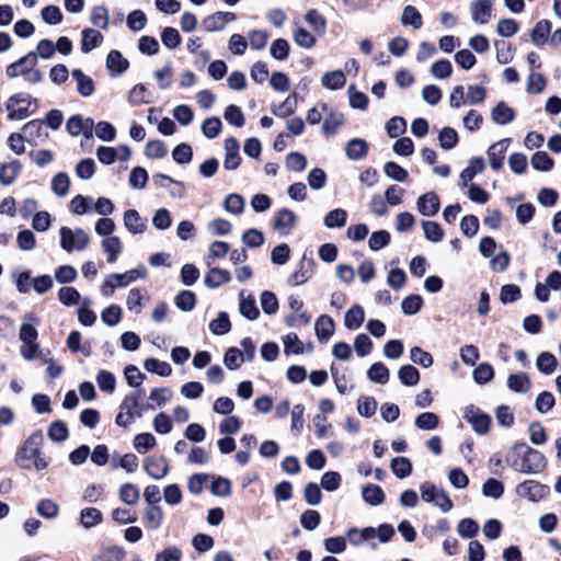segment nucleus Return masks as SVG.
Returning <instances> with one entry per match:
<instances>
[{
	"mask_svg": "<svg viewBox=\"0 0 561 561\" xmlns=\"http://www.w3.org/2000/svg\"><path fill=\"white\" fill-rule=\"evenodd\" d=\"M231 275L227 270L214 267L206 274L204 283L209 288L219 287L222 284L230 282Z\"/></svg>",
	"mask_w": 561,
	"mask_h": 561,
	"instance_id": "5701e85b",
	"label": "nucleus"
},
{
	"mask_svg": "<svg viewBox=\"0 0 561 561\" xmlns=\"http://www.w3.org/2000/svg\"><path fill=\"white\" fill-rule=\"evenodd\" d=\"M146 274L147 273H146L145 268H134V270L127 271L123 274H116V273L111 274L110 278H114L117 287H125L138 278H145Z\"/></svg>",
	"mask_w": 561,
	"mask_h": 561,
	"instance_id": "7c9ffc66",
	"label": "nucleus"
},
{
	"mask_svg": "<svg viewBox=\"0 0 561 561\" xmlns=\"http://www.w3.org/2000/svg\"><path fill=\"white\" fill-rule=\"evenodd\" d=\"M47 434L53 442L60 443L68 438L69 431L65 422L55 421L49 425Z\"/></svg>",
	"mask_w": 561,
	"mask_h": 561,
	"instance_id": "3c124183",
	"label": "nucleus"
},
{
	"mask_svg": "<svg viewBox=\"0 0 561 561\" xmlns=\"http://www.w3.org/2000/svg\"><path fill=\"white\" fill-rule=\"evenodd\" d=\"M439 419L433 412H424L416 416L415 426L422 431H432L438 426Z\"/></svg>",
	"mask_w": 561,
	"mask_h": 561,
	"instance_id": "8fccbe9b",
	"label": "nucleus"
},
{
	"mask_svg": "<svg viewBox=\"0 0 561 561\" xmlns=\"http://www.w3.org/2000/svg\"><path fill=\"white\" fill-rule=\"evenodd\" d=\"M297 107V101L295 95H289L278 105L272 107V113L280 118H285L295 113Z\"/></svg>",
	"mask_w": 561,
	"mask_h": 561,
	"instance_id": "79ce46f5",
	"label": "nucleus"
},
{
	"mask_svg": "<svg viewBox=\"0 0 561 561\" xmlns=\"http://www.w3.org/2000/svg\"><path fill=\"white\" fill-rule=\"evenodd\" d=\"M103 251L107 255L108 263H115L122 252L121 239L116 236L107 237L101 242Z\"/></svg>",
	"mask_w": 561,
	"mask_h": 561,
	"instance_id": "393cba45",
	"label": "nucleus"
},
{
	"mask_svg": "<svg viewBox=\"0 0 561 561\" xmlns=\"http://www.w3.org/2000/svg\"><path fill=\"white\" fill-rule=\"evenodd\" d=\"M37 65V55L28 53L19 60L10 64L5 68V75L9 78H16L26 75V67H35Z\"/></svg>",
	"mask_w": 561,
	"mask_h": 561,
	"instance_id": "ddd939ff",
	"label": "nucleus"
},
{
	"mask_svg": "<svg viewBox=\"0 0 561 561\" xmlns=\"http://www.w3.org/2000/svg\"><path fill=\"white\" fill-rule=\"evenodd\" d=\"M516 492L523 497L537 502L547 494L548 488L537 481L527 480L517 485Z\"/></svg>",
	"mask_w": 561,
	"mask_h": 561,
	"instance_id": "1a4fd4ad",
	"label": "nucleus"
},
{
	"mask_svg": "<svg viewBox=\"0 0 561 561\" xmlns=\"http://www.w3.org/2000/svg\"><path fill=\"white\" fill-rule=\"evenodd\" d=\"M385 174L393 181L405 182L409 173L408 171L393 161H389L383 165Z\"/></svg>",
	"mask_w": 561,
	"mask_h": 561,
	"instance_id": "603ef678",
	"label": "nucleus"
},
{
	"mask_svg": "<svg viewBox=\"0 0 561 561\" xmlns=\"http://www.w3.org/2000/svg\"><path fill=\"white\" fill-rule=\"evenodd\" d=\"M466 103L468 105L480 104L486 96V89L482 85L470 84L465 92Z\"/></svg>",
	"mask_w": 561,
	"mask_h": 561,
	"instance_id": "864d4df0",
	"label": "nucleus"
},
{
	"mask_svg": "<svg viewBox=\"0 0 561 561\" xmlns=\"http://www.w3.org/2000/svg\"><path fill=\"white\" fill-rule=\"evenodd\" d=\"M491 118L497 125H506L514 121L515 111L501 101L491 110Z\"/></svg>",
	"mask_w": 561,
	"mask_h": 561,
	"instance_id": "a211bd4d",
	"label": "nucleus"
},
{
	"mask_svg": "<svg viewBox=\"0 0 561 561\" xmlns=\"http://www.w3.org/2000/svg\"><path fill=\"white\" fill-rule=\"evenodd\" d=\"M102 522V513L95 507L83 508L80 513L81 525L89 529Z\"/></svg>",
	"mask_w": 561,
	"mask_h": 561,
	"instance_id": "58836bf2",
	"label": "nucleus"
},
{
	"mask_svg": "<svg viewBox=\"0 0 561 561\" xmlns=\"http://www.w3.org/2000/svg\"><path fill=\"white\" fill-rule=\"evenodd\" d=\"M59 233L60 247L68 253L83 251L90 242L89 234L81 228L61 227Z\"/></svg>",
	"mask_w": 561,
	"mask_h": 561,
	"instance_id": "7ed1b4c3",
	"label": "nucleus"
},
{
	"mask_svg": "<svg viewBox=\"0 0 561 561\" xmlns=\"http://www.w3.org/2000/svg\"><path fill=\"white\" fill-rule=\"evenodd\" d=\"M546 84V79L541 73L531 71L527 78L526 92L539 94L545 90Z\"/></svg>",
	"mask_w": 561,
	"mask_h": 561,
	"instance_id": "09e8293b",
	"label": "nucleus"
},
{
	"mask_svg": "<svg viewBox=\"0 0 561 561\" xmlns=\"http://www.w3.org/2000/svg\"><path fill=\"white\" fill-rule=\"evenodd\" d=\"M401 23L404 26L410 25L413 28L419 30L423 25L422 15L415 7L407 5L402 11Z\"/></svg>",
	"mask_w": 561,
	"mask_h": 561,
	"instance_id": "473e14b6",
	"label": "nucleus"
},
{
	"mask_svg": "<svg viewBox=\"0 0 561 561\" xmlns=\"http://www.w3.org/2000/svg\"><path fill=\"white\" fill-rule=\"evenodd\" d=\"M21 171L19 161L4 163L0 168V182L3 185H11Z\"/></svg>",
	"mask_w": 561,
	"mask_h": 561,
	"instance_id": "72a5a7b5",
	"label": "nucleus"
},
{
	"mask_svg": "<svg viewBox=\"0 0 561 561\" xmlns=\"http://www.w3.org/2000/svg\"><path fill=\"white\" fill-rule=\"evenodd\" d=\"M106 67L113 73L122 75L128 69L129 61L123 57L121 51L113 49L106 57Z\"/></svg>",
	"mask_w": 561,
	"mask_h": 561,
	"instance_id": "4be33fe9",
	"label": "nucleus"
},
{
	"mask_svg": "<svg viewBox=\"0 0 561 561\" xmlns=\"http://www.w3.org/2000/svg\"><path fill=\"white\" fill-rule=\"evenodd\" d=\"M473 380L479 385H485L494 377L493 367L488 363H481L472 373Z\"/></svg>",
	"mask_w": 561,
	"mask_h": 561,
	"instance_id": "de8ad7c7",
	"label": "nucleus"
},
{
	"mask_svg": "<svg viewBox=\"0 0 561 561\" xmlns=\"http://www.w3.org/2000/svg\"><path fill=\"white\" fill-rule=\"evenodd\" d=\"M22 129L26 136V141L34 146L45 142L49 137L48 131L44 127V122L39 119L26 123Z\"/></svg>",
	"mask_w": 561,
	"mask_h": 561,
	"instance_id": "0eeeda50",
	"label": "nucleus"
},
{
	"mask_svg": "<svg viewBox=\"0 0 561 561\" xmlns=\"http://www.w3.org/2000/svg\"><path fill=\"white\" fill-rule=\"evenodd\" d=\"M343 123H344V117L341 113L330 112L328 114V116L324 118V122L322 125V131L328 136H332L336 133L337 128Z\"/></svg>",
	"mask_w": 561,
	"mask_h": 561,
	"instance_id": "c03bdc74",
	"label": "nucleus"
},
{
	"mask_svg": "<svg viewBox=\"0 0 561 561\" xmlns=\"http://www.w3.org/2000/svg\"><path fill=\"white\" fill-rule=\"evenodd\" d=\"M173 160L179 164H187L192 161L193 151L190 145L180 144L172 151Z\"/></svg>",
	"mask_w": 561,
	"mask_h": 561,
	"instance_id": "774afa93",
	"label": "nucleus"
},
{
	"mask_svg": "<svg viewBox=\"0 0 561 561\" xmlns=\"http://www.w3.org/2000/svg\"><path fill=\"white\" fill-rule=\"evenodd\" d=\"M407 122L403 117L394 116L386 124V130L389 137L397 138L405 133Z\"/></svg>",
	"mask_w": 561,
	"mask_h": 561,
	"instance_id": "0e129e2a",
	"label": "nucleus"
},
{
	"mask_svg": "<svg viewBox=\"0 0 561 561\" xmlns=\"http://www.w3.org/2000/svg\"><path fill=\"white\" fill-rule=\"evenodd\" d=\"M400 381L405 386H415L420 380L419 370L412 365H404L398 371Z\"/></svg>",
	"mask_w": 561,
	"mask_h": 561,
	"instance_id": "49530a36",
	"label": "nucleus"
},
{
	"mask_svg": "<svg viewBox=\"0 0 561 561\" xmlns=\"http://www.w3.org/2000/svg\"><path fill=\"white\" fill-rule=\"evenodd\" d=\"M144 520L148 528L157 530L163 522V512L159 505H148L144 511Z\"/></svg>",
	"mask_w": 561,
	"mask_h": 561,
	"instance_id": "b1692460",
	"label": "nucleus"
},
{
	"mask_svg": "<svg viewBox=\"0 0 561 561\" xmlns=\"http://www.w3.org/2000/svg\"><path fill=\"white\" fill-rule=\"evenodd\" d=\"M31 103L32 98L27 93H18L10 96L7 102L8 118L10 121H21L32 115L33 112L28 110Z\"/></svg>",
	"mask_w": 561,
	"mask_h": 561,
	"instance_id": "20e7f679",
	"label": "nucleus"
},
{
	"mask_svg": "<svg viewBox=\"0 0 561 561\" xmlns=\"http://www.w3.org/2000/svg\"><path fill=\"white\" fill-rule=\"evenodd\" d=\"M144 470L154 480L164 478L169 472L168 460L160 456H149L144 460Z\"/></svg>",
	"mask_w": 561,
	"mask_h": 561,
	"instance_id": "6e6552de",
	"label": "nucleus"
},
{
	"mask_svg": "<svg viewBox=\"0 0 561 561\" xmlns=\"http://www.w3.org/2000/svg\"><path fill=\"white\" fill-rule=\"evenodd\" d=\"M314 331L319 341L327 342L334 333V321L329 316H320L314 323Z\"/></svg>",
	"mask_w": 561,
	"mask_h": 561,
	"instance_id": "412c9836",
	"label": "nucleus"
},
{
	"mask_svg": "<svg viewBox=\"0 0 561 561\" xmlns=\"http://www.w3.org/2000/svg\"><path fill=\"white\" fill-rule=\"evenodd\" d=\"M458 134L451 127H444L438 135L439 146L444 150H450L458 144Z\"/></svg>",
	"mask_w": 561,
	"mask_h": 561,
	"instance_id": "a18cd8bd",
	"label": "nucleus"
},
{
	"mask_svg": "<svg viewBox=\"0 0 561 561\" xmlns=\"http://www.w3.org/2000/svg\"><path fill=\"white\" fill-rule=\"evenodd\" d=\"M347 219L346 210L342 208H336L329 211L323 219V224L327 228H342L345 226Z\"/></svg>",
	"mask_w": 561,
	"mask_h": 561,
	"instance_id": "f704fd0d",
	"label": "nucleus"
},
{
	"mask_svg": "<svg viewBox=\"0 0 561 561\" xmlns=\"http://www.w3.org/2000/svg\"><path fill=\"white\" fill-rule=\"evenodd\" d=\"M290 51L289 43L285 38L275 39L270 48L271 56L276 60H285Z\"/></svg>",
	"mask_w": 561,
	"mask_h": 561,
	"instance_id": "6e6d98bb",
	"label": "nucleus"
},
{
	"mask_svg": "<svg viewBox=\"0 0 561 561\" xmlns=\"http://www.w3.org/2000/svg\"><path fill=\"white\" fill-rule=\"evenodd\" d=\"M391 470L399 479L409 477L412 472V463L405 457H396L391 460Z\"/></svg>",
	"mask_w": 561,
	"mask_h": 561,
	"instance_id": "37998d69",
	"label": "nucleus"
},
{
	"mask_svg": "<svg viewBox=\"0 0 561 561\" xmlns=\"http://www.w3.org/2000/svg\"><path fill=\"white\" fill-rule=\"evenodd\" d=\"M66 129L71 136L82 134L85 139L90 140L93 138L94 121L75 115L67 121Z\"/></svg>",
	"mask_w": 561,
	"mask_h": 561,
	"instance_id": "39448f33",
	"label": "nucleus"
},
{
	"mask_svg": "<svg viewBox=\"0 0 561 561\" xmlns=\"http://www.w3.org/2000/svg\"><path fill=\"white\" fill-rule=\"evenodd\" d=\"M124 225L126 229L135 234L145 232L147 225L136 209H128L124 213Z\"/></svg>",
	"mask_w": 561,
	"mask_h": 561,
	"instance_id": "6ab92c4d",
	"label": "nucleus"
},
{
	"mask_svg": "<svg viewBox=\"0 0 561 561\" xmlns=\"http://www.w3.org/2000/svg\"><path fill=\"white\" fill-rule=\"evenodd\" d=\"M423 306V299L420 295H410L401 302L402 312L407 316L417 313Z\"/></svg>",
	"mask_w": 561,
	"mask_h": 561,
	"instance_id": "5fc2aeb1",
	"label": "nucleus"
},
{
	"mask_svg": "<svg viewBox=\"0 0 561 561\" xmlns=\"http://www.w3.org/2000/svg\"><path fill=\"white\" fill-rule=\"evenodd\" d=\"M507 387L514 392L525 393L530 389V379L525 373L512 374L507 378Z\"/></svg>",
	"mask_w": 561,
	"mask_h": 561,
	"instance_id": "c85d7f7f",
	"label": "nucleus"
},
{
	"mask_svg": "<svg viewBox=\"0 0 561 561\" xmlns=\"http://www.w3.org/2000/svg\"><path fill=\"white\" fill-rule=\"evenodd\" d=\"M422 228L428 241L439 242L444 237L442 227L435 221L424 220L422 221Z\"/></svg>",
	"mask_w": 561,
	"mask_h": 561,
	"instance_id": "13d9d810",
	"label": "nucleus"
},
{
	"mask_svg": "<svg viewBox=\"0 0 561 561\" xmlns=\"http://www.w3.org/2000/svg\"><path fill=\"white\" fill-rule=\"evenodd\" d=\"M536 366L540 373L551 375L557 367L556 356L549 352H542L537 357Z\"/></svg>",
	"mask_w": 561,
	"mask_h": 561,
	"instance_id": "e433bc0d",
	"label": "nucleus"
},
{
	"mask_svg": "<svg viewBox=\"0 0 561 561\" xmlns=\"http://www.w3.org/2000/svg\"><path fill=\"white\" fill-rule=\"evenodd\" d=\"M505 461L515 471L527 474L538 473L546 468L545 456L525 443H516L508 450Z\"/></svg>",
	"mask_w": 561,
	"mask_h": 561,
	"instance_id": "f257e3e1",
	"label": "nucleus"
},
{
	"mask_svg": "<svg viewBox=\"0 0 561 561\" xmlns=\"http://www.w3.org/2000/svg\"><path fill=\"white\" fill-rule=\"evenodd\" d=\"M296 222V216L293 210L283 208L280 209L274 221V228L283 234H287L291 231Z\"/></svg>",
	"mask_w": 561,
	"mask_h": 561,
	"instance_id": "f3484780",
	"label": "nucleus"
},
{
	"mask_svg": "<svg viewBox=\"0 0 561 561\" xmlns=\"http://www.w3.org/2000/svg\"><path fill=\"white\" fill-rule=\"evenodd\" d=\"M96 382L99 388L107 393L114 392L116 388V379L115 376L107 371V370H101L99 371L96 376Z\"/></svg>",
	"mask_w": 561,
	"mask_h": 561,
	"instance_id": "338daca9",
	"label": "nucleus"
},
{
	"mask_svg": "<svg viewBox=\"0 0 561 561\" xmlns=\"http://www.w3.org/2000/svg\"><path fill=\"white\" fill-rule=\"evenodd\" d=\"M139 490L131 483H124L119 488V499L127 505H134L139 500Z\"/></svg>",
	"mask_w": 561,
	"mask_h": 561,
	"instance_id": "4d7b16f0",
	"label": "nucleus"
},
{
	"mask_svg": "<svg viewBox=\"0 0 561 561\" xmlns=\"http://www.w3.org/2000/svg\"><path fill=\"white\" fill-rule=\"evenodd\" d=\"M389 369L382 363H375L367 371V377L370 381L385 385L389 380Z\"/></svg>",
	"mask_w": 561,
	"mask_h": 561,
	"instance_id": "4c0bfd02",
	"label": "nucleus"
},
{
	"mask_svg": "<svg viewBox=\"0 0 561 561\" xmlns=\"http://www.w3.org/2000/svg\"><path fill=\"white\" fill-rule=\"evenodd\" d=\"M144 367L152 374H157L161 377H168L172 373V367L167 362H161L157 358H147L144 363Z\"/></svg>",
	"mask_w": 561,
	"mask_h": 561,
	"instance_id": "a19ab883",
	"label": "nucleus"
},
{
	"mask_svg": "<svg viewBox=\"0 0 561 561\" xmlns=\"http://www.w3.org/2000/svg\"><path fill=\"white\" fill-rule=\"evenodd\" d=\"M511 144L510 138H504L497 142L491 145L488 149V159L490 167L494 170H499L503 165L505 152Z\"/></svg>",
	"mask_w": 561,
	"mask_h": 561,
	"instance_id": "f8f14e48",
	"label": "nucleus"
},
{
	"mask_svg": "<svg viewBox=\"0 0 561 561\" xmlns=\"http://www.w3.org/2000/svg\"><path fill=\"white\" fill-rule=\"evenodd\" d=\"M239 141L234 137H229L225 140V161L224 167L226 170H236L241 162L239 154Z\"/></svg>",
	"mask_w": 561,
	"mask_h": 561,
	"instance_id": "4468645a",
	"label": "nucleus"
},
{
	"mask_svg": "<svg viewBox=\"0 0 561 561\" xmlns=\"http://www.w3.org/2000/svg\"><path fill=\"white\" fill-rule=\"evenodd\" d=\"M42 442L43 434L41 432L33 433L18 449L15 463L22 469H31L33 458L37 457V454H39Z\"/></svg>",
	"mask_w": 561,
	"mask_h": 561,
	"instance_id": "f03ea898",
	"label": "nucleus"
},
{
	"mask_svg": "<svg viewBox=\"0 0 561 561\" xmlns=\"http://www.w3.org/2000/svg\"><path fill=\"white\" fill-rule=\"evenodd\" d=\"M365 319V312L364 309L359 305L353 306L347 312L345 313L344 318V325L348 330H357L360 328Z\"/></svg>",
	"mask_w": 561,
	"mask_h": 561,
	"instance_id": "cd10ccee",
	"label": "nucleus"
},
{
	"mask_svg": "<svg viewBox=\"0 0 561 561\" xmlns=\"http://www.w3.org/2000/svg\"><path fill=\"white\" fill-rule=\"evenodd\" d=\"M209 330L215 335H224L231 330L229 316L226 312H219L217 318L210 321Z\"/></svg>",
	"mask_w": 561,
	"mask_h": 561,
	"instance_id": "ea45409f",
	"label": "nucleus"
},
{
	"mask_svg": "<svg viewBox=\"0 0 561 561\" xmlns=\"http://www.w3.org/2000/svg\"><path fill=\"white\" fill-rule=\"evenodd\" d=\"M196 304L195 294L191 290H182L175 297V305L182 311H191Z\"/></svg>",
	"mask_w": 561,
	"mask_h": 561,
	"instance_id": "052dcab7",
	"label": "nucleus"
},
{
	"mask_svg": "<svg viewBox=\"0 0 561 561\" xmlns=\"http://www.w3.org/2000/svg\"><path fill=\"white\" fill-rule=\"evenodd\" d=\"M350 105L353 108L365 111L368 106V98L365 93L356 90L355 85H350L347 90Z\"/></svg>",
	"mask_w": 561,
	"mask_h": 561,
	"instance_id": "680f3d73",
	"label": "nucleus"
},
{
	"mask_svg": "<svg viewBox=\"0 0 561 561\" xmlns=\"http://www.w3.org/2000/svg\"><path fill=\"white\" fill-rule=\"evenodd\" d=\"M363 500L370 505H380L385 501V493L379 485L368 484L362 490Z\"/></svg>",
	"mask_w": 561,
	"mask_h": 561,
	"instance_id": "2f4dec72",
	"label": "nucleus"
},
{
	"mask_svg": "<svg viewBox=\"0 0 561 561\" xmlns=\"http://www.w3.org/2000/svg\"><path fill=\"white\" fill-rule=\"evenodd\" d=\"M417 211L425 217L435 216L440 207V201L436 193L427 192L419 196L416 201Z\"/></svg>",
	"mask_w": 561,
	"mask_h": 561,
	"instance_id": "9d476101",
	"label": "nucleus"
},
{
	"mask_svg": "<svg viewBox=\"0 0 561 561\" xmlns=\"http://www.w3.org/2000/svg\"><path fill=\"white\" fill-rule=\"evenodd\" d=\"M81 35V50L83 53H89L96 48L103 41L102 34L93 28H84Z\"/></svg>",
	"mask_w": 561,
	"mask_h": 561,
	"instance_id": "bb28decb",
	"label": "nucleus"
},
{
	"mask_svg": "<svg viewBox=\"0 0 561 561\" xmlns=\"http://www.w3.org/2000/svg\"><path fill=\"white\" fill-rule=\"evenodd\" d=\"M431 73L436 79H447L453 73V66L447 59L437 60L432 65Z\"/></svg>",
	"mask_w": 561,
	"mask_h": 561,
	"instance_id": "e2e57ef3",
	"label": "nucleus"
},
{
	"mask_svg": "<svg viewBox=\"0 0 561 561\" xmlns=\"http://www.w3.org/2000/svg\"><path fill=\"white\" fill-rule=\"evenodd\" d=\"M72 79L77 82V91L83 98H89L94 93V81L91 77L83 73L81 69H73Z\"/></svg>",
	"mask_w": 561,
	"mask_h": 561,
	"instance_id": "2eb2a0df",
	"label": "nucleus"
},
{
	"mask_svg": "<svg viewBox=\"0 0 561 561\" xmlns=\"http://www.w3.org/2000/svg\"><path fill=\"white\" fill-rule=\"evenodd\" d=\"M530 162L533 168L538 171H550L554 165L553 160L545 151L534 153Z\"/></svg>",
	"mask_w": 561,
	"mask_h": 561,
	"instance_id": "69168bd1",
	"label": "nucleus"
},
{
	"mask_svg": "<svg viewBox=\"0 0 561 561\" xmlns=\"http://www.w3.org/2000/svg\"><path fill=\"white\" fill-rule=\"evenodd\" d=\"M470 12L474 23L486 24L492 18V1L473 0L470 4Z\"/></svg>",
	"mask_w": 561,
	"mask_h": 561,
	"instance_id": "9b49d317",
	"label": "nucleus"
},
{
	"mask_svg": "<svg viewBox=\"0 0 561 561\" xmlns=\"http://www.w3.org/2000/svg\"><path fill=\"white\" fill-rule=\"evenodd\" d=\"M128 102L133 106L150 103V92L142 84H136L128 94Z\"/></svg>",
	"mask_w": 561,
	"mask_h": 561,
	"instance_id": "c9c22d12",
	"label": "nucleus"
},
{
	"mask_svg": "<svg viewBox=\"0 0 561 561\" xmlns=\"http://www.w3.org/2000/svg\"><path fill=\"white\" fill-rule=\"evenodd\" d=\"M368 153V144L362 138H353L345 146V154L350 160L364 159Z\"/></svg>",
	"mask_w": 561,
	"mask_h": 561,
	"instance_id": "dca6fc26",
	"label": "nucleus"
},
{
	"mask_svg": "<svg viewBox=\"0 0 561 561\" xmlns=\"http://www.w3.org/2000/svg\"><path fill=\"white\" fill-rule=\"evenodd\" d=\"M484 170V160L480 157L470 159L469 164L460 173V184L466 186L478 173Z\"/></svg>",
	"mask_w": 561,
	"mask_h": 561,
	"instance_id": "a878e982",
	"label": "nucleus"
},
{
	"mask_svg": "<svg viewBox=\"0 0 561 561\" xmlns=\"http://www.w3.org/2000/svg\"><path fill=\"white\" fill-rule=\"evenodd\" d=\"M70 180L67 173L59 172L51 180V191L57 196H65L68 193Z\"/></svg>",
	"mask_w": 561,
	"mask_h": 561,
	"instance_id": "bf43d9fd",
	"label": "nucleus"
},
{
	"mask_svg": "<svg viewBox=\"0 0 561 561\" xmlns=\"http://www.w3.org/2000/svg\"><path fill=\"white\" fill-rule=\"evenodd\" d=\"M463 417L472 425L473 431L478 434L482 435L489 432L491 419L478 408L473 405L466 408Z\"/></svg>",
	"mask_w": 561,
	"mask_h": 561,
	"instance_id": "423d86ee",
	"label": "nucleus"
},
{
	"mask_svg": "<svg viewBox=\"0 0 561 561\" xmlns=\"http://www.w3.org/2000/svg\"><path fill=\"white\" fill-rule=\"evenodd\" d=\"M551 28L552 23L549 20L537 22L530 35L533 43L538 47L549 43Z\"/></svg>",
	"mask_w": 561,
	"mask_h": 561,
	"instance_id": "aec40b11",
	"label": "nucleus"
},
{
	"mask_svg": "<svg viewBox=\"0 0 561 561\" xmlns=\"http://www.w3.org/2000/svg\"><path fill=\"white\" fill-rule=\"evenodd\" d=\"M346 78L341 70L325 72L321 78V83L329 90H340L345 85Z\"/></svg>",
	"mask_w": 561,
	"mask_h": 561,
	"instance_id": "c756f323",
	"label": "nucleus"
}]
</instances>
